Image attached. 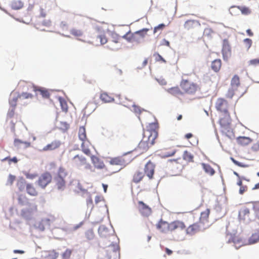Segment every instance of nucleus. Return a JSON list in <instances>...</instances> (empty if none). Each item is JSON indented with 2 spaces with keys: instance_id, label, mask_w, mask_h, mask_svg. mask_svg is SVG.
I'll use <instances>...</instances> for the list:
<instances>
[{
  "instance_id": "obj_29",
  "label": "nucleus",
  "mask_w": 259,
  "mask_h": 259,
  "mask_svg": "<svg viewBox=\"0 0 259 259\" xmlns=\"http://www.w3.org/2000/svg\"><path fill=\"white\" fill-rule=\"evenodd\" d=\"M90 145L91 144L89 141H83L81 144V150L85 154L91 157V152L89 148Z\"/></svg>"
},
{
  "instance_id": "obj_31",
  "label": "nucleus",
  "mask_w": 259,
  "mask_h": 259,
  "mask_svg": "<svg viewBox=\"0 0 259 259\" xmlns=\"http://www.w3.org/2000/svg\"><path fill=\"white\" fill-rule=\"evenodd\" d=\"M232 241L234 243V246L236 249H238L240 247L247 244L242 239L238 237H234Z\"/></svg>"
},
{
  "instance_id": "obj_35",
  "label": "nucleus",
  "mask_w": 259,
  "mask_h": 259,
  "mask_svg": "<svg viewBox=\"0 0 259 259\" xmlns=\"http://www.w3.org/2000/svg\"><path fill=\"white\" fill-rule=\"evenodd\" d=\"M78 137L82 142L88 141L87 140L85 128L84 126H80L79 127L78 131Z\"/></svg>"
},
{
  "instance_id": "obj_12",
  "label": "nucleus",
  "mask_w": 259,
  "mask_h": 259,
  "mask_svg": "<svg viewBox=\"0 0 259 259\" xmlns=\"http://www.w3.org/2000/svg\"><path fill=\"white\" fill-rule=\"evenodd\" d=\"M201 24L196 20H188L184 24V28L188 31H195L200 27Z\"/></svg>"
},
{
  "instance_id": "obj_50",
  "label": "nucleus",
  "mask_w": 259,
  "mask_h": 259,
  "mask_svg": "<svg viewBox=\"0 0 259 259\" xmlns=\"http://www.w3.org/2000/svg\"><path fill=\"white\" fill-rule=\"evenodd\" d=\"M17 102H21V101L19 100V95L17 96L12 97L10 100V103L12 106L14 107L16 106V103Z\"/></svg>"
},
{
  "instance_id": "obj_60",
  "label": "nucleus",
  "mask_w": 259,
  "mask_h": 259,
  "mask_svg": "<svg viewBox=\"0 0 259 259\" xmlns=\"http://www.w3.org/2000/svg\"><path fill=\"white\" fill-rule=\"evenodd\" d=\"M4 160H8L9 163L10 164L11 162H13L14 163H16L18 162L17 158L16 157H14L12 158H11L10 157H6L4 159Z\"/></svg>"
},
{
  "instance_id": "obj_23",
  "label": "nucleus",
  "mask_w": 259,
  "mask_h": 259,
  "mask_svg": "<svg viewBox=\"0 0 259 259\" xmlns=\"http://www.w3.org/2000/svg\"><path fill=\"white\" fill-rule=\"evenodd\" d=\"M100 99L105 103H111L114 101V98L111 95L105 92H102L100 93Z\"/></svg>"
},
{
  "instance_id": "obj_8",
  "label": "nucleus",
  "mask_w": 259,
  "mask_h": 259,
  "mask_svg": "<svg viewBox=\"0 0 259 259\" xmlns=\"http://www.w3.org/2000/svg\"><path fill=\"white\" fill-rule=\"evenodd\" d=\"M215 108L220 112L223 113H229V104L228 102L223 98H218L215 103Z\"/></svg>"
},
{
  "instance_id": "obj_18",
  "label": "nucleus",
  "mask_w": 259,
  "mask_h": 259,
  "mask_svg": "<svg viewBox=\"0 0 259 259\" xmlns=\"http://www.w3.org/2000/svg\"><path fill=\"white\" fill-rule=\"evenodd\" d=\"M92 163L94 167L99 169H102L106 167L103 161L95 155L91 156Z\"/></svg>"
},
{
  "instance_id": "obj_1",
  "label": "nucleus",
  "mask_w": 259,
  "mask_h": 259,
  "mask_svg": "<svg viewBox=\"0 0 259 259\" xmlns=\"http://www.w3.org/2000/svg\"><path fill=\"white\" fill-rule=\"evenodd\" d=\"M158 127L157 122L150 123L148 129L144 132L143 139L135 149V151L139 154L147 152L149 147L155 143V140L158 135Z\"/></svg>"
},
{
  "instance_id": "obj_40",
  "label": "nucleus",
  "mask_w": 259,
  "mask_h": 259,
  "mask_svg": "<svg viewBox=\"0 0 259 259\" xmlns=\"http://www.w3.org/2000/svg\"><path fill=\"white\" fill-rule=\"evenodd\" d=\"M26 184L25 180L23 178H20L18 180L17 186L20 191H22L26 188Z\"/></svg>"
},
{
  "instance_id": "obj_62",
  "label": "nucleus",
  "mask_w": 259,
  "mask_h": 259,
  "mask_svg": "<svg viewBox=\"0 0 259 259\" xmlns=\"http://www.w3.org/2000/svg\"><path fill=\"white\" fill-rule=\"evenodd\" d=\"M247 190V187L246 186H240V188L239 189V193L240 194H243Z\"/></svg>"
},
{
  "instance_id": "obj_39",
  "label": "nucleus",
  "mask_w": 259,
  "mask_h": 259,
  "mask_svg": "<svg viewBox=\"0 0 259 259\" xmlns=\"http://www.w3.org/2000/svg\"><path fill=\"white\" fill-rule=\"evenodd\" d=\"M46 258L47 259H56L59 256V253L55 250H49L47 252Z\"/></svg>"
},
{
  "instance_id": "obj_19",
  "label": "nucleus",
  "mask_w": 259,
  "mask_h": 259,
  "mask_svg": "<svg viewBox=\"0 0 259 259\" xmlns=\"http://www.w3.org/2000/svg\"><path fill=\"white\" fill-rule=\"evenodd\" d=\"M210 213L209 209H206L202 212L200 214L199 221H198L201 225L206 226V228L208 226V217Z\"/></svg>"
},
{
  "instance_id": "obj_43",
  "label": "nucleus",
  "mask_w": 259,
  "mask_h": 259,
  "mask_svg": "<svg viewBox=\"0 0 259 259\" xmlns=\"http://www.w3.org/2000/svg\"><path fill=\"white\" fill-rule=\"evenodd\" d=\"M19 100L22 101L24 99H32L33 95L27 92H22L21 94L19 95Z\"/></svg>"
},
{
  "instance_id": "obj_7",
  "label": "nucleus",
  "mask_w": 259,
  "mask_h": 259,
  "mask_svg": "<svg viewBox=\"0 0 259 259\" xmlns=\"http://www.w3.org/2000/svg\"><path fill=\"white\" fill-rule=\"evenodd\" d=\"M52 180V176L49 172H45L42 174L39 177L37 181V184L42 189L45 188Z\"/></svg>"
},
{
  "instance_id": "obj_27",
  "label": "nucleus",
  "mask_w": 259,
  "mask_h": 259,
  "mask_svg": "<svg viewBox=\"0 0 259 259\" xmlns=\"http://www.w3.org/2000/svg\"><path fill=\"white\" fill-rule=\"evenodd\" d=\"M26 190L27 193L31 196H36L38 195V192L32 184H27L26 185Z\"/></svg>"
},
{
  "instance_id": "obj_48",
  "label": "nucleus",
  "mask_w": 259,
  "mask_h": 259,
  "mask_svg": "<svg viewBox=\"0 0 259 259\" xmlns=\"http://www.w3.org/2000/svg\"><path fill=\"white\" fill-rule=\"evenodd\" d=\"M72 251L70 249H67L62 254V259H69Z\"/></svg>"
},
{
  "instance_id": "obj_16",
  "label": "nucleus",
  "mask_w": 259,
  "mask_h": 259,
  "mask_svg": "<svg viewBox=\"0 0 259 259\" xmlns=\"http://www.w3.org/2000/svg\"><path fill=\"white\" fill-rule=\"evenodd\" d=\"M73 166L79 167L87 164V159L82 155H76L71 160Z\"/></svg>"
},
{
  "instance_id": "obj_63",
  "label": "nucleus",
  "mask_w": 259,
  "mask_h": 259,
  "mask_svg": "<svg viewBox=\"0 0 259 259\" xmlns=\"http://www.w3.org/2000/svg\"><path fill=\"white\" fill-rule=\"evenodd\" d=\"M255 211V215L256 218L259 220V207H254Z\"/></svg>"
},
{
  "instance_id": "obj_58",
  "label": "nucleus",
  "mask_w": 259,
  "mask_h": 259,
  "mask_svg": "<svg viewBox=\"0 0 259 259\" xmlns=\"http://www.w3.org/2000/svg\"><path fill=\"white\" fill-rule=\"evenodd\" d=\"M251 150L253 151L257 152L259 151V141L256 142V143H254L252 147H251Z\"/></svg>"
},
{
  "instance_id": "obj_2",
  "label": "nucleus",
  "mask_w": 259,
  "mask_h": 259,
  "mask_svg": "<svg viewBox=\"0 0 259 259\" xmlns=\"http://www.w3.org/2000/svg\"><path fill=\"white\" fill-rule=\"evenodd\" d=\"M68 172L63 167H60L57 175L54 178V188L59 191H64L66 187V177Z\"/></svg>"
},
{
  "instance_id": "obj_17",
  "label": "nucleus",
  "mask_w": 259,
  "mask_h": 259,
  "mask_svg": "<svg viewBox=\"0 0 259 259\" xmlns=\"http://www.w3.org/2000/svg\"><path fill=\"white\" fill-rule=\"evenodd\" d=\"M156 228L161 232L166 233L170 232V223L161 219L156 225Z\"/></svg>"
},
{
  "instance_id": "obj_53",
  "label": "nucleus",
  "mask_w": 259,
  "mask_h": 259,
  "mask_svg": "<svg viewBox=\"0 0 259 259\" xmlns=\"http://www.w3.org/2000/svg\"><path fill=\"white\" fill-rule=\"evenodd\" d=\"M245 47L247 50H248L252 45V40L250 38H245L243 40Z\"/></svg>"
},
{
  "instance_id": "obj_61",
  "label": "nucleus",
  "mask_w": 259,
  "mask_h": 259,
  "mask_svg": "<svg viewBox=\"0 0 259 259\" xmlns=\"http://www.w3.org/2000/svg\"><path fill=\"white\" fill-rule=\"evenodd\" d=\"M52 22L50 20H45L42 21V25L46 26V27H49L51 25Z\"/></svg>"
},
{
  "instance_id": "obj_46",
  "label": "nucleus",
  "mask_w": 259,
  "mask_h": 259,
  "mask_svg": "<svg viewBox=\"0 0 259 259\" xmlns=\"http://www.w3.org/2000/svg\"><path fill=\"white\" fill-rule=\"evenodd\" d=\"M59 102L62 110L66 112L68 110V106L66 101L64 99L60 98Z\"/></svg>"
},
{
  "instance_id": "obj_13",
  "label": "nucleus",
  "mask_w": 259,
  "mask_h": 259,
  "mask_svg": "<svg viewBox=\"0 0 259 259\" xmlns=\"http://www.w3.org/2000/svg\"><path fill=\"white\" fill-rule=\"evenodd\" d=\"M30 87L31 88L30 89L35 92L36 96L39 94L44 99H48L50 98V93L48 89L34 85H30Z\"/></svg>"
},
{
  "instance_id": "obj_11",
  "label": "nucleus",
  "mask_w": 259,
  "mask_h": 259,
  "mask_svg": "<svg viewBox=\"0 0 259 259\" xmlns=\"http://www.w3.org/2000/svg\"><path fill=\"white\" fill-rule=\"evenodd\" d=\"M137 207L141 214L143 216L148 217L152 213L151 207L142 201H139L137 202Z\"/></svg>"
},
{
  "instance_id": "obj_3",
  "label": "nucleus",
  "mask_w": 259,
  "mask_h": 259,
  "mask_svg": "<svg viewBox=\"0 0 259 259\" xmlns=\"http://www.w3.org/2000/svg\"><path fill=\"white\" fill-rule=\"evenodd\" d=\"M183 93L189 95H194L200 91V86L196 83L191 82L187 79L183 78L180 84Z\"/></svg>"
},
{
  "instance_id": "obj_42",
  "label": "nucleus",
  "mask_w": 259,
  "mask_h": 259,
  "mask_svg": "<svg viewBox=\"0 0 259 259\" xmlns=\"http://www.w3.org/2000/svg\"><path fill=\"white\" fill-rule=\"evenodd\" d=\"M85 237L86 238L87 241H90L93 240L95 237V234L92 229H90L88 230L85 232Z\"/></svg>"
},
{
  "instance_id": "obj_51",
  "label": "nucleus",
  "mask_w": 259,
  "mask_h": 259,
  "mask_svg": "<svg viewBox=\"0 0 259 259\" xmlns=\"http://www.w3.org/2000/svg\"><path fill=\"white\" fill-rule=\"evenodd\" d=\"M24 175L26 178L28 179L33 180L37 177V174L36 173H31L29 171L25 172Z\"/></svg>"
},
{
  "instance_id": "obj_38",
  "label": "nucleus",
  "mask_w": 259,
  "mask_h": 259,
  "mask_svg": "<svg viewBox=\"0 0 259 259\" xmlns=\"http://www.w3.org/2000/svg\"><path fill=\"white\" fill-rule=\"evenodd\" d=\"M11 7L14 10H19L23 7V3L20 0H15L11 3Z\"/></svg>"
},
{
  "instance_id": "obj_52",
  "label": "nucleus",
  "mask_w": 259,
  "mask_h": 259,
  "mask_svg": "<svg viewBox=\"0 0 259 259\" xmlns=\"http://www.w3.org/2000/svg\"><path fill=\"white\" fill-rule=\"evenodd\" d=\"M237 90L235 89H233V88L231 87L229 90L226 94V97L228 98L232 99L235 94V92Z\"/></svg>"
},
{
  "instance_id": "obj_55",
  "label": "nucleus",
  "mask_w": 259,
  "mask_h": 259,
  "mask_svg": "<svg viewBox=\"0 0 259 259\" xmlns=\"http://www.w3.org/2000/svg\"><path fill=\"white\" fill-rule=\"evenodd\" d=\"M248 65L253 66H259V59H254L250 60L248 62Z\"/></svg>"
},
{
  "instance_id": "obj_54",
  "label": "nucleus",
  "mask_w": 259,
  "mask_h": 259,
  "mask_svg": "<svg viewBox=\"0 0 259 259\" xmlns=\"http://www.w3.org/2000/svg\"><path fill=\"white\" fill-rule=\"evenodd\" d=\"M16 180V177L14 175L10 174L8 176L7 185H12L14 182Z\"/></svg>"
},
{
  "instance_id": "obj_57",
  "label": "nucleus",
  "mask_w": 259,
  "mask_h": 259,
  "mask_svg": "<svg viewBox=\"0 0 259 259\" xmlns=\"http://www.w3.org/2000/svg\"><path fill=\"white\" fill-rule=\"evenodd\" d=\"M132 110L135 113L139 114H140L142 111L141 108L139 106H138L135 105H133Z\"/></svg>"
},
{
  "instance_id": "obj_32",
  "label": "nucleus",
  "mask_w": 259,
  "mask_h": 259,
  "mask_svg": "<svg viewBox=\"0 0 259 259\" xmlns=\"http://www.w3.org/2000/svg\"><path fill=\"white\" fill-rule=\"evenodd\" d=\"M240 86V78L237 75H235L231 81V87L237 89Z\"/></svg>"
},
{
  "instance_id": "obj_34",
  "label": "nucleus",
  "mask_w": 259,
  "mask_h": 259,
  "mask_svg": "<svg viewBox=\"0 0 259 259\" xmlns=\"http://www.w3.org/2000/svg\"><path fill=\"white\" fill-rule=\"evenodd\" d=\"M259 241V230L256 231L248 239V244H253Z\"/></svg>"
},
{
  "instance_id": "obj_44",
  "label": "nucleus",
  "mask_w": 259,
  "mask_h": 259,
  "mask_svg": "<svg viewBox=\"0 0 259 259\" xmlns=\"http://www.w3.org/2000/svg\"><path fill=\"white\" fill-rule=\"evenodd\" d=\"M14 144L15 146L17 147L18 148L20 147V145H21V144H23L25 148L29 147L30 145V144L29 142H23L19 139H15Z\"/></svg>"
},
{
  "instance_id": "obj_64",
  "label": "nucleus",
  "mask_w": 259,
  "mask_h": 259,
  "mask_svg": "<svg viewBox=\"0 0 259 259\" xmlns=\"http://www.w3.org/2000/svg\"><path fill=\"white\" fill-rule=\"evenodd\" d=\"M242 180H243V178L238 179V181H237V184L238 186H239L240 187L243 186L242 185Z\"/></svg>"
},
{
  "instance_id": "obj_30",
  "label": "nucleus",
  "mask_w": 259,
  "mask_h": 259,
  "mask_svg": "<svg viewBox=\"0 0 259 259\" xmlns=\"http://www.w3.org/2000/svg\"><path fill=\"white\" fill-rule=\"evenodd\" d=\"M237 143L241 146H246L250 144L252 142V140L246 137H239L237 138Z\"/></svg>"
},
{
  "instance_id": "obj_33",
  "label": "nucleus",
  "mask_w": 259,
  "mask_h": 259,
  "mask_svg": "<svg viewBox=\"0 0 259 259\" xmlns=\"http://www.w3.org/2000/svg\"><path fill=\"white\" fill-rule=\"evenodd\" d=\"M222 66V62L220 59H215L211 63V68L215 72H218Z\"/></svg>"
},
{
  "instance_id": "obj_36",
  "label": "nucleus",
  "mask_w": 259,
  "mask_h": 259,
  "mask_svg": "<svg viewBox=\"0 0 259 259\" xmlns=\"http://www.w3.org/2000/svg\"><path fill=\"white\" fill-rule=\"evenodd\" d=\"M202 166L206 173L210 176L214 174L215 170L210 165L203 163H202Z\"/></svg>"
},
{
  "instance_id": "obj_49",
  "label": "nucleus",
  "mask_w": 259,
  "mask_h": 259,
  "mask_svg": "<svg viewBox=\"0 0 259 259\" xmlns=\"http://www.w3.org/2000/svg\"><path fill=\"white\" fill-rule=\"evenodd\" d=\"M249 214V210L248 208H245L242 209H241L239 211V217L241 218L242 217H243V219H245V217L246 215L248 216Z\"/></svg>"
},
{
  "instance_id": "obj_15",
  "label": "nucleus",
  "mask_w": 259,
  "mask_h": 259,
  "mask_svg": "<svg viewBox=\"0 0 259 259\" xmlns=\"http://www.w3.org/2000/svg\"><path fill=\"white\" fill-rule=\"evenodd\" d=\"M222 55L224 60H228L231 56V49L229 41L224 39L223 43Z\"/></svg>"
},
{
  "instance_id": "obj_9",
  "label": "nucleus",
  "mask_w": 259,
  "mask_h": 259,
  "mask_svg": "<svg viewBox=\"0 0 259 259\" xmlns=\"http://www.w3.org/2000/svg\"><path fill=\"white\" fill-rule=\"evenodd\" d=\"M177 152L176 147L172 146L160 150L158 155L162 158H165L175 155Z\"/></svg>"
},
{
  "instance_id": "obj_20",
  "label": "nucleus",
  "mask_w": 259,
  "mask_h": 259,
  "mask_svg": "<svg viewBox=\"0 0 259 259\" xmlns=\"http://www.w3.org/2000/svg\"><path fill=\"white\" fill-rule=\"evenodd\" d=\"M223 115L224 117L220 118L219 123L223 128L227 129L230 124V115L229 112L223 113Z\"/></svg>"
},
{
  "instance_id": "obj_37",
  "label": "nucleus",
  "mask_w": 259,
  "mask_h": 259,
  "mask_svg": "<svg viewBox=\"0 0 259 259\" xmlns=\"http://www.w3.org/2000/svg\"><path fill=\"white\" fill-rule=\"evenodd\" d=\"M183 159L188 162H193L194 161L193 155L188 151H185L183 155Z\"/></svg>"
},
{
  "instance_id": "obj_5",
  "label": "nucleus",
  "mask_w": 259,
  "mask_h": 259,
  "mask_svg": "<svg viewBox=\"0 0 259 259\" xmlns=\"http://www.w3.org/2000/svg\"><path fill=\"white\" fill-rule=\"evenodd\" d=\"M121 38L117 34L112 33L111 39L108 45V48L112 51H116L120 49L122 46Z\"/></svg>"
},
{
  "instance_id": "obj_47",
  "label": "nucleus",
  "mask_w": 259,
  "mask_h": 259,
  "mask_svg": "<svg viewBox=\"0 0 259 259\" xmlns=\"http://www.w3.org/2000/svg\"><path fill=\"white\" fill-rule=\"evenodd\" d=\"M99 233L101 237H106L108 236V230L104 227H100L99 228Z\"/></svg>"
},
{
  "instance_id": "obj_56",
  "label": "nucleus",
  "mask_w": 259,
  "mask_h": 259,
  "mask_svg": "<svg viewBox=\"0 0 259 259\" xmlns=\"http://www.w3.org/2000/svg\"><path fill=\"white\" fill-rule=\"evenodd\" d=\"M165 27V25L164 24H160L158 25V26H156L154 28L153 32L154 33H155L159 31L162 30Z\"/></svg>"
},
{
  "instance_id": "obj_22",
  "label": "nucleus",
  "mask_w": 259,
  "mask_h": 259,
  "mask_svg": "<svg viewBox=\"0 0 259 259\" xmlns=\"http://www.w3.org/2000/svg\"><path fill=\"white\" fill-rule=\"evenodd\" d=\"M145 174L142 170H136L133 176L132 182L135 184L140 183L143 179Z\"/></svg>"
},
{
  "instance_id": "obj_45",
  "label": "nucleus",
  "mask_w": 259,
  "mask_h": 259,
  "mask_svg": "<svg viewBox=\"0 0 259 259\" xmlns=\"http://www.w3.org/2000/svg\"><path fill=\"white\" fill-rule=\"evenodd\" d=\"M236 8H237L241 12V13L243 15H249L251 12L250 9L246 7L237 6Z\"/></svg>"
},
{
  "instance_id": "obj_24",
  "label": "nucleus",
  "mask_w": 259,
  "mask_h": 259,
  "mask_svg": "<svg viewBox=\"0 0 259 259\" xmlns=\"http://www.w3.org/2000/svg\"><path fill=\"white\" fill-rule=\"evenodd\" d=\"M60 145V141L58 140H55L52 141L50 144H49L45 146L42 150L44 151L54 150L59 148Z\"/></svg>"
},
{
  "instance_id": "obj_4",
  "label": "nucleus",
  "mask_w": 259,
  "mask_h": 259,
  "mask_svg": "<svg viewBox=\"0 0 259 259\" xmlns=\"http://www.w3.org/2000/svg\"><path fill=\"white\" fill-rule=\"evenodd\" d=\"M132 152H128L122 155L121 156L110 158L109 163L112 165H118L122 167L125 166L130 163L134 157L129 156Z\"/></svg>"
},
{
  "instance_id": "obj_25",
  "label": "nucleus",
  "mask_w": 259,
  "mask_h": 259,
  "mask_svg": "<svg viewBox=\"0 0 259 259\" xmlns=\"http://www.w3.org/2000/svg\"><path fill=\"white\" fill-rule=\"evenodd\" d=\"M166 92L169 94L179 98L184 94L183 91H182L179 87H174L166 90Z\"/></svg>"
},
{
  "instance_id": "obj_21",
  "label": "nucleus",
  "mask_w": 259,
  "mask_h": 259,
  "mask_svg": "<svg viewBox=\"0 0 259 259\" xmlns=\"http://www.w3.org/2000/svg\"><path fill=\"white\" fill-rule=\"evenodd\" d=\"M107 42V38L104 34L99 35L95 37L93 40L92 44L96 46L103 45Z\"/></svg>"
},
{
  "instance_id": "obj_41",
  "label": "nucleus",
  "mask_w": 259,
  "mask_h": 259,
  "mask_svg": "<svg viewBox=\"0 0 259 259\" xmlns=\"http://www.w3.org/2000/svg\"><path fill=\"white\" fill-rule=\"evenodd\" d=\"M70 34L77 38L81 37L83 35V31L78 29L72 28L70 30Z\"/></svg>"
},
{
  "instance_id": "obj_26",
  "label": "nucleus",
  "mask_w": 259,
  "mask_h": 259,
  "mask_svg": "<svg viewBox=\"0 0 259 259\" xmlns=\"http://www.w3.org/2000/svg\"><path fill=\"white\" fill-rule=\"evenodd\" d=\"M149 30V29L148 28H143L135 32L137 35L138 43L140 42L141 39H143L147 35V32Z\"/></svg>"
},
{
  "instance_id": "obj_14",
  "label": "nucleus",
  "mask_w": 259,
  "mask_h": 259,
  "mask_svg": "<svg viewBox=\"0 0 259 259\" xmlns=\"http://www.w3.org/2000/svg\"><path fill=\"white\" fill-rule=\"evenodd\" d=\"M186 230V225L184 222L176 220L170 223V232L177 231H183Z\"/></svg>"
},
{
  "instance_id": "obj_6",
  "label": "nucleus",
  "mask_w": 259,
  "mask_h": 259,
  "mask_svg": "<svg viewBox=\"0 0 259 259\" xmlns=\"http://www.w3.org/2000/svg\"><path fill=\"white\" fill-rule=\"evenodd\" d=\"M205 229H206V226H203L197 222L189 225L187 228L186 227L185 231L187 234L193 235Z\"/></svg>"
},
{
  "instance_id": "obj_59",
  "label": "nucleus",
  "mask_w": 259,
  "mask_h": 259,
  "mask_svg": "<svg viewBox=\"0 0 259 259\" xmlns=\"http://www.w3.org/2000/svg\"><path fill=\"white\" fill-rule=\"evenodd\" d=\"M154 56L155 57V60L156 61H161L163 63H166V61L159 54L157 53L154 54Z\"/></svg>"
},
{
  "instance_id": "obj_10",
  "label": "nucleus",
  "mask_w": 259,
  "mask_h": 259,
  "mask_svg": "<svg viewBox=\"0 0 259 259\" xmlns=\"http://www.w3.org/2000/svg\"><path fill=\"white\" fill-rule=\"evenodd\" d=\"M155 165L151 161L149 160L144 166L145 175H146L149 180L154 179L155 173Z\"/></svg>"
},
{
  "instance_id": "obj_28",
  "label": "nucleus",
  "mask_w": 259,
  "mask_h": 259,
  "mask_svg": "<svg viewBox=\"0 0 259 259\" xmlns=\"http://www.w3.org/2000/svg\"><path fill=\"white\" fill-rule=\"evenodd\" d=\"M122 38L126 39L127 41L130 42H138L137 35L135 33H131L130 31L127 32L125 34Z\"/></svg>"
}]
</instances>
